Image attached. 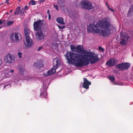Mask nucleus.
Here are the masks:
<instances>
[{
  "label": "nucleus",
  "mask_w": 133,
  "mask_h": 133,
  "mask_svg": "<svg viewBox=\"0 0 133 133\" xmlns=\"http://www.w3.org/2000/svg\"><path fill=\"white\" fill-rule=\"evenodd\" d=\"M91 51L88 52L86 55H81L77 53L67 51L65 55L68 62L74 63L77 67H81L89 64V61L94 64L97 62L99 58Z\"/></svg>",
  "instance_id": "nucleus-1"
},
{
  "label": "nucleus",
  "mask_w": 133,
  "mask_h": 133,
  "mask_svg": "<svg viewBox=\"0 0 133 133\" xmlns=\"http://www.w3.org/2000/svg\"><path fill=\"white\" fill-rule=\"evenodd\" d=\"M111 26L110 22L107 19L99 21L96 24L91 23L88 26L87 31L90 33L92 32L99 34V35L103 37H107L110 35Z\"/></svg>",
  "instance_id": "nucleus-2"
},
{
  "label": "nucleus",
  "mask_w": 133,
  "mask_h": 133,
  "mask_svg": "<svg viewBox=\"0 0 133 133\" xmlns=\"http://www.w3.org/2000/svg\"><path fill=\"white\" fill-rule=\"evenodd\" d=\"M130 66V64L129 63H122L117 64L115 68L120 71H123L129 68Z\"/></svg>",
  "instance_id": "nucleus-3"
},
{
  "label": "nucleus",
  "mask_w": 133,
  "mask_h": 133,
  "mask_svg": "<svg viewBox=\"0 0 133 133\" xmlns=\"http://www.w3.org/2000/svg\"><path fill=\"white\" fill-rule=\"evenodd\" d=\"M130 38L129 36L125 32L121 31L120 33V44L121 45H124L126 44V42Z\"/></svg>",
  "instance_id": "nucleus-4"
},
{
  "label": "nucleus",
  "mask_w": 133,
  "mask_h": 133,
  "mask_svg": "<svg viewBox=\"0 0 133 133\" xmlns=\"http://www.w3.org/2000/svg\"><path fill=\"white\" fill-rule=\"evenodd\" d=\"M44 22L43 20H39L35 22L33 24L34 30L37 31L39 30H42V26Z\"/></svg>",
  "instance_id": "nucleus-5"
},
{
  "label": "nucleus",
  "mask_w": 133,
  "mask_h": 133,
  "mask_svg": "<svg viewBox=\"0 0 133 133\" xmlns=\"http://www.w3.org/2000/svg\"><path fill=\"white\" fill-rule=\"evenodd\" d=\"M10 38L11 40L13 42H17L22 39L21 35L17 33H12L10 35Z\"/></svg>",
  "instance_id": "nucleus-6"
},
{
  "label": "nucleus",
  "mask_w": 133,
  "mask_h": 133,
  "mask_svg": "<svg viewBox=\"0 0 133 133\" xmlns=\"http://www.w3.org/2000/svg\"><path fill=\"white\" fill-rule=\"evenodd\" d=\"M15 56L9 53L5 57L4 61L6 63H11L15 61Z\"/></svg>",
  "instance_id": "nucleus-7"
},
{
  "label": "nucleus",
  "mask_w": 133,
  "mask_h": 133,
  "mask_svg": "<svg viewBox=\"0 0 133 133\" xmlns=\"http://www.w3.org/2000/svg\"><path fill=\"white\" fill-rule=\"evenodd\" d=\"M81 5L83 6V8L85 9L90 10L94 8L91 3L88 1L83 0L81 2Z\"/></svg>",
  "instance_id": "nucleus-8"
},
{
  "label": "nucleus",
  "mask_w": 133,
  "mask_h": 133,
  "mask_svg": "<svg viewBox=\"0 0 133 133\" xmlns=\"http://www.w3.org/2000/svg\"><path fill=\"white\" fill-rule=\"evenodd\" d=\"M77 52L80 53L81 55H86L88 52L87 50H85L82 45H78L76 46V51Z\"/></svg>",
  "instance_id": "nucleus-9"
},
{
  "label": "nucleus",
  "mask_w": 133,
  "mask_h": 133,
  "mask_svg": "<svg viewBox=\"0 0 133 133\" xmlns=\"http://www.w3.org/2000/svg\"><path fill=\"white\" fill-rule=\"evenodd\" d=\"M45 35L43 32L42 30H39L36 32L35 37L38 40H41L43 39L45 37Z\"/></svg>",
  "instance_id": "nucleus-10"
},
{
  "label": "nucleus",
  "mask_w": 133,
  "mask_h": 133,
  "mask_svg": "<svg viewBox=\"0 0 133 133\" xmlns=\"http://www.w3.org/2000/svg\"><path fill=\"white\" fill-rule=\"evenodd\" d=\"M117 60L114 58H111L108 61L106 64L109 66H113L115 65L117 63Z\"/></svg>",
  "instance_id": "nucleus-11"
},
{
  "label": "nucleus",
  "mask_w": 133,
  "mask_h": 133,
  "mask_svg": "<svg viewBox=\"0 0 133 133\" xmlns=\"http://www.w3.org/2000/svg\"><path fill=\"white\" fill-rule=\"evenodd\" d=\"M26 43L24 42L25 44L26 47H29L32 45V41L30 37H27L25 38Z\"/></svg>",
  "instance_id": "nucleus-12"
},
{
  "label": "nucleus",
  "mask_w": 133,
  "mask_h": 133,
  "mask_svg": "<svg viewBox=\"0 0 133 133\" xmlns=\"http://www.w3.org/2000/svg\"><path fill=\"white\" fill-rule=\"evenodd\" d=\"M83 79L84 82L83 84V87L85 89H88L89 88V85H90L91 83L86 78H84Z\"/></svg>",
  "instance_id": "nucleus-13"
},
{
  "label": "nucleus",
  "mask_w": 133,
  "mask_h": 133,
  "mask_svg": "<svg viewBox=\"0 0 133 133\" xmlns=\"http://www.w3.org/2000/svg\"><path fill=\"white\" fill-rule=\"evenodd\" d=\"M43 65L42 64V61L41 59L37 60L34 64V66L38 68H41Z\"/></svg>",
  "instance_id": "nucleus-14"
},
{
  "label": "nucleus",
  "mask_w": 133,
  "mask_h": 133,
  "mask_svg": "<svg viewBox=\"0 0 133 133\" xmlns=\"http://www.w3.org/2000/svg\"><path fill=\"white\" fill-rule=\"evenodd\" d=\"M25 36V38L30 37L29 35L31 31L27 28H25L24 29Z\"/></svg>",
  "instance_id": "nucleus-15"
},
{
  "label": "nucleus",
  "mask_w": 133,
  "mask_h": 133,
  "mask_svg": "<svg viewBox=\"0 0 133 133\" xmlns=\"http://www.w3.org/2000/svg\"><path fill=\"white\" fill-rule=\"evenodd\" d=\"M56 69L54 68L48 70L47 72V75L50 76L54 74L56 72Z\"/></svg>",
  "instance_id": "nucleus-16"
},
{
  "label": "nucleus",
  "mask_w": 133,
  "mask_h": 133,
  "mask_svg": "<svg viewBox=\"0 0 133 133\" xmlns=\"http://www.w3.org/2000/svg\"><path fill=\"white\" fill-rule=\"evenodd\" d=\"M57 22L62 25H64L65 23L64 22V19L61 17H58L56 19Z\"/></svg>",
  "instance_id": "nucleus-17"
},
{
  "label": "nucleus",
  "mask_w": 133,
  "mask_h": 133,
  "mask_svg": "<svg viewBox=\"0 0 133 133\" xmlns=\"http://www.w3.org/2000/svg\"><path fill=\"white\" fill-rule=\"evenodd\" d=\"M133 15V5L130 8L128 14V16L129 17Z\"/></svg>",
  "instance_id": "nucleus-18"
},
{
  "label": "nucleus",
  "mask_w": 133,
  "mask_h": 133,
  "mask_svg": "<svg viewBox=\"0 0 133 133\" xmlns=\"http://www.w3.org/2000/svg\"><path fill=\"white\" fill-rule=\"evenodd\" d=\"M20 6L18 7L15 10V11L14 13V14H18L22 13V11L21 10H20Z\"/></svg>",
  "instance_id": "nucleus-19"
},
{
  "label": "nucleus",
  "mask_w": 133,
  "mask_h": 133,
  "mask_svg": "<svg viewBox=\"0 0 133 133\" xmlns=\"http://www.w3.org/2000/svg\"><path fill=\"white\" fill-rule=\"evenodd\" d=\"M25 72V71L24 68L22 67L19 68V73L21 75H22L24 74Z\"/></svg>",
  "instance_id": "nucleus-20"
},
{
  "label": "nucleus",
  "mask_w": 133,
  "mask_h": 133,
  "mask_svg": "<svg viewBox=\"0 0 133 133\" xmlns=\"http://www.w3.org/2000/svg\"><path fill=\"white\" fill-rule=\"evenodd\" d=\"M76 46L75 45H70V49L73 52H75L76 51Z\"/></svg>",
  "instance_id": "nucleus-21"
},
{
  "label": "nucleus",
  "mask_w": 133,
  "mask_h": 133,
  "mask_svg": "<svg viewBox=\"0 0 133 133\" xmlns=\"http://www.w3.org/2000/svg\"><path fill=\"white\" fill-rule=\"evenodd\" d=\"M47 96V93L46 91H44L42 92L40 94V97L43 98Z\"/></svg>",
  "instance_id": "nucleus-22"
},
{
  "label": "nucleus",
  "mask_w": 133,
  "mask_h": 133,
  "mask_svg": "<svg viewBox=\"0 0 133 133\" xmlns=\"http://www.w3.org/2000/svg\"><path fill=\"white\" fill-rule=\"evenodd\" d=\"M36 4V2L34 0H31L29 3V5H35Z\"/></svg>",
  "instance_id": "nucleus-23"
},
{
  "label": "nucleus",
  "mask_w": 133,
  "mask_h": 133,
  "mask_svg": "<svg viewBox=\"0 0 133 133\" xmlns=\"http://www.w3.org/2000/svg\"><path fill=\"white\" fill-rule=\"evenodd\" d=\"M109 79L112 82H114L115 79V78L114 76H110L108 77Z\"/></svg>",
  "instance_id": "nucleus-24"
},
{
  "label": "nucleus",
  "mask_w": 133,
  "mask_h": 133,
  "mask_svg": "<svg viewBox=\"0 0 133 133\" xmlns=\"http://www.w3.org/2000/svg\"><path fill=\"white\" fill-rule=\"evenodd\" d=\"M59 61L58 60H57L56 61V64L55 66H54V68L57 69V68L58 66L59 65Z\"/></svg>",
  "instance_id": "nucleus-25"
},
{
  "label": "nucleus",
  "mask_w": 133,
  "mask_h": 133,
  "mask_svg": "<svg viewBox=\"0 0 133 133\" xmlns=\"http://www.w3.org/2000/svg\"><path fill=\"white\" fill-rule=\"evenodd\" d=\"M14 22L13 21H8L7 23V25L8 26H10Z\"/></svg>",
  "instance_id": "nucleus-26"
},
{
  "label": "nucleus",
  "mask_w": 133,
  "mask_h": 133,
  "mask_svg": "<svg viewBox=\"0 0 133 133\" xmlns=\"http://www.w3.org/2000/svg\"><path fill=\"white\" fill-rule=\"evenodd\" d=\"M98 49L99 50L101 51L102 52H103L104 51V49L103 48H102L101 46H99Z\"/></svg>",
  "instance_id": "nucleus-27"
},
{
  "label": "nucleus",
  "mask_w": 133,
  "mask_h": 133,
  "mask_svg": "<svg viewBox=\"0 0 133 133\" xmlns=\"http://www.w3.org/2000/svg\"><path fill=\"white\" fill-rule=\"evenodd\" d=\"M58 28L59 29H64L65 27V26H60L59 25L58 26Z\"/></svg>",
  "instance_id": "nucleus-28"
},
{
  "label": "nucleus",
  "mask_w": 133,
  "mask_h": 133,
  "mask_svg": "<svg viewBox=\"0 0 133 133\" xmlns=\"http://www.w3.org/2000/svg\"><path fill=\"white\" fill-rule=\"evenodd\" d=\"M22 53L21 52H18V56L19 58H21L22 57L21 55Z\"/></svg>",
  "instance_id": "nucleus-29"
},
{
  "label": "nucleus",
  "mask_w": 133,
  "mask_h": 133,
  "mask_svg": "<svg viewBox=\"0 0 133 133\" xmlns=\"http://www.w3.org/2000/svg\"><path fill=\"white\" fill-rule=\"evenodd\" d=\"M54 7L57 10H58V6L57 5H55V4H54Z\"/></svg>",
  "instance_id": "nucleus-30"
},
{
  "label": "nucleus",
  "mask_w": 133,
  "mask_h": 133,
  "mask_svg": "<svg viewBox=\"0 0 133 133\" xmlns=\"http://www.w3.org/2000/svg\"><path fill=\"white\" fill-rule=\"evenodd\" d=\"M43 48V46H41V47H39L38 49V51H39L40 50H41Z\"/></svg>",
  "instance_id": "nucleus-31"
},
{
  "label": "nucleus",
  "mask_w": 133,
  "mask_h": 133,
  "mask_svg": "<svg viewBox=\"0 0 133 133\" xmlns=\"http://www.w3.org/2000/svg\"><path fill=\"white\" fill-rule=\"evenodd\" d=\"M51 15H50V14H49V15H48V19L49 20H50L51 19Z\"/></svg>",
  "instance_id": "nucleus-32"
},
{
  "label": "nucleus",
  "mask_w": 133,
  "mask_h": 133,
  "mask_svg": "<svg viewBox=\"0 0 133 133\" xmlns=\"http://www.w3.org/2000/svg\"><path fill=\"white\" fill-rule=\"evenodd\" d=\"M45 0H39V1L40 3H42Z\"/></svg>",
  "instance_id": "nucleus-33"
},
{
  "label": "nucleus",
  "mask_w": 133,
  "mask_h": 133,
  "mask_svg": "<svg viewBox=\"0 0 133 133\" xmlns=\"http://www.w3.org/2000/svg\"><path fill=\"white\" fill-rule=\"evenodd\" d=\"M28 8H29V7H28V6L26 5L24 9H25V10H26L28 9Z\"/></svg>",
  "instance_id": "nucleus-34"
},
{
  "label": "nucleus",
  "mask_w": 133,
  "mask_h": 133,
  "mask_svg": "<svg viewBox=\"0 0 133 133\" xmlns=\"http://www.w3.org/2000/svg\"><path fill=\"white\" fill-rule=\"evenodd\" d=\"M14 71V70L13 69H12L11 70V71H10V72L11 73H13Z\"/></svg>",
  "instance_id": "nucleus-35"
},
{
  "label": "nucleus",
  "mask_w": 133,
  "mask_h": 133,
  "mask_svg": "<svg viewBox=\"0 0 133 133\" xmlns=\"http://www.w3.org/2000/svg\"><path fill=\"white\" fill-rule=\"evenodd\" d=\"M2 64V61L0 59V65H1Z\"/></svg>",
  "instance_id": "nucleus-36"
},
{
  "label": "nucleus",
  "mask_w": 133,
  "mask_h": 133,
  "mask_svg": "<svg viewBox=\"0 0 133 133\" xmlns=\"http://www.w3.org/2000/svg\"><path fill=\"white\" fill-rule=\"evenodd\" d=\"M49 10H48L47 11V13L48 14V15H49V14H50L49 13Z\"/></svg>",
  "instance_id": "nucleus-37"
},
{
  "label": "nucleus",
  "mask_w": 133,
  "mask_h": 133,
  "mask_svg": "<svg viewBox=\"0 0 133 133\" xmlns=\"http://www.w3.org/2000/svg\"><path fill=\"white\" fill-rule=\"evenodd\" d=\"M2 20H0V24L2 23Z\"/></svg>",
  "instance_id": "nucleus-38"
},
{
  "label": "nucleus",
  "mask_w": 133,
  "mask_h": 133,
  "mask_svg": "<svg viewBox=\"0 0 133 133\" xmlns=\"http://www.w3.org/2000/svg\"><path fill=\"white\" fill-rule=\"evenodd\" d=\"M107 6H108V9H109V10H110V9H111V8H110L109 7V6H108V5H107Z\"/></svg>",
  "instance_id": "nucleus-39"
},
{
  "label": "nucleus",
  "mask_w": 133,
  "mask_h": 133,
  "mask_svg": "<svg viewBox=\"0 0 133 133\" xmlns=\"http://www.w3.org/2000/svg\"><path fill=\"white\" fill-rule=\"evenodd\" d=\"M13 10L12 9L9 12L10 13L11 12H12V11H13Z\"/></svg>",
  "instance_id": "nucleus-40"
},
{
  "label": "nucleus",
  "mask_w": 133,
  "mask_h": 133,
  "mask_svg": "<svg viewBox=\"0 0 133 133\" xmlns=\"http://www.w3.org/2000/svg\"><path fill=\"white\" fill-rule=\"evenodd\" d=\"M62 7H63L64 6V4H63L62 3Z\"/></svg>",
  "instance_id": "nucleus-41"
},
{
  "label": "nucleus",
  "mask_w": 133,
  "mask_h": 133,
  "mask_svg": "<svg viewBox=\"0 0 133 133\" xmlns=\"http://www.w3.org/2000/svg\"><path fill=\"white\" fill-rule=\"evenodd\" d=\"M6 86H7V85H4V87H4V88H5L6 87Z\"/></svg>",
  "instance_id": "nucleus-42"
},
{
  "label": "nucleus",
  "mask_w": 133,
  "mask_h": 133,
  "mask_svg": "<svg viewBox=\"0 0 133 133\" xmlns=\"http://www.w3.org/2000/svg\"><path fill=\"white\" fill-rule=\"evenodd\" d=\"M110 10H111L112 11H114L113 9H110Z\"/></svg>",
  "instance_id": "nucleus-43"
},
{
  "label": "nucleus",
  "mask_w": 133,
  "mask_h": 133,
  "mask_svg": "<svg viewBox=\"0 0 133 133\" xmlns=\"http://www.w3.org/2000/svg\"><path fill=\"white\" fill-rule=\"evenodd\" d=\"M114 84H116V85H118V83H114Z\"/></svg>",
  "instance_id": "nucleus-44"
},
{
  "label": "nucleus",
  "mask_w": 133,
  "mask_h": 133,
  "mask_svg": "<svg viewBox=\"0 0 133 133\" xmlns=\"http://www.w3.org/2000/svg\"><path fill=\"white\" fill-rule=\"evenodd\" d=\"M9 14V12H6V14H8H8Z\"/></svg>",
  "instance_id": "nucleus-45"
},
{
  "label": "nucleus",
  "mask_w": 133,
  "mask_h": 133,
  "mask_svg": "<svg viewBox=\"0 0 133 133\" xmlns=\"http://www.w3.org/2000/svg\"><path fill=\"white\" fill-rule=\"evenodd\" d=\"M3 3H2L1 4V5H2V4H3Z\"/></svg>",
  "instance_id": "nucleus-46"
},
{
  "label": "nucleus",
  "mask_w": 133,
  "mask_h": 133,
  "mask_svg": "<svg viewBox=\"0 0 133 133\" xmlns=\"http://www.w3.org/2000/svg\"><path fill=\"white\" fill-rule=\"evenodd\" d=\"M56 59V58H55L54 59V60H55Z\"/></svg>",
  "instance_id": "nucleus-47"
}]
</instances>
